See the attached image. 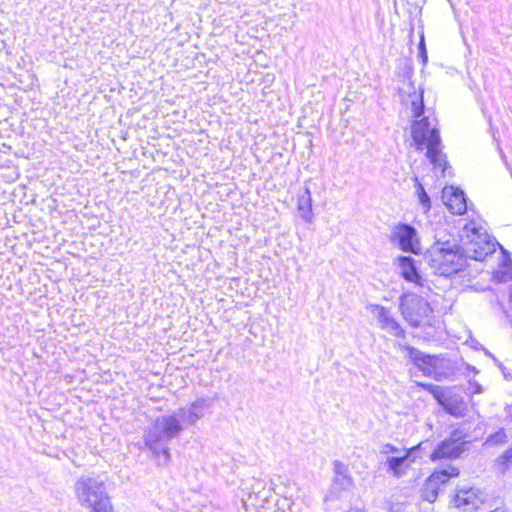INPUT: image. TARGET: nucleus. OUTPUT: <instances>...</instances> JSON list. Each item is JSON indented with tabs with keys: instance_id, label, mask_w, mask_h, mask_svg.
<instances>
[{
	"instance_id": "f257e3e1",
	"label": "nucleus",
	"mask_w": 512,
	"mask_h": 512,
	"mask_svg": "<svg viewBox=\"0 0 512 512\" xmlns=\"http://www.w3.org/2000/svg\"><path fill=\"white\" fill-rule=\"evenodd\" d=\"M424 91L422 89L409 92L403 98L404 107L414 118L411 135L413 145L419 151L426 150V157L433 165L436 174L444 176L448 168L446 155L442 152L441 138L437 128V120L424 114Z\"/></svg>"
},
{
	"instance_id": "f03ea898",
	"label": "nucleus",
	"mask_w": 512,
	"mask_h": 512,
	"mask_svg": "<svg viewBox=\"0 0 512 512\" xmlns=\"http://www.w3.org/2000/svg\"><path fill=\"white\" fill-rule=\"evenodd\" d=\"M183 424L173 413L157 416L143 432V442L158 466H167L171 460L169 442L183 431Z\"/></svg>"
},
{
	"instance_id": "7ed1b4c3",
	"label": "nucleus",
	"mask_w": 512,
	"mask_h": 512,
	"mask_svg": "<svg viewBox=\"0 0 512 512\" xmlns=\"http://www.w3.org/2000/svg\"><path fill=\"white\" fill-rule=\"evenodd\" d=\"M73 491L77 503L88 512H114L105 484L99 477L80 476L74 483Z\"/></svg>"
},
{
	"instance_id": "20e7f679",
	"label": "nucleus",
	"mask_w": 512,
	"mask_h": 512,
	"mask_svg": "<svg viewBox=\"0 0 512 512\" xmlns=\"http://www.w3.org/2000/svg\"><path fill=\"white\" fill-rule=\"evenodd\" d=\"M462 253L468 259L484 261L499 245L486 231L480 220H471L462 229Z\"/></svg>"
},
{
	"instance_id": "39448f33",
	"label": "nucleus",
	"mask_w": 512,
	"mask_h": 512,
	"mask_svg": "<svg viewBox=\"0 0 512 512\" xmlns=\"http://www.w3.org/2000/svg\"><path fill=\"white\" fill-rule=\"evenodd\" d=\"M427 259L434 272L442 276L455 274L466 265L462 250L450 241L437 240L428 249Z\"/></svg>"
},
{
	"instance_id": "423d86ee",
	"label": "nucleus",
	"mask_w": 512,
	"mask_h": 512,
	"mask_svg": "<svg viewBox=\"0 0 512 512\" xmlns=\"http://www.w3.org/2000/svg\"><path fill=\"white\" fill-rule=\"evenodd\" d=\"M400 310L403 317L415 327L427 323L432 314V309L428 301L413 293H407L401 296Z\"/></svg>"
},
{
	"instance_id": "0eeeda50",
	"label": "nucleus",
	"mask_w": 512,
	"mask_h": 512,
	"mask_svg": "<svg viewBox=\"0 0 512 512\" xmlns=\"http://www.w3.org/2000/svg\"><path fill=\"white\" fill-rule=\"evenodd\" d=\"M421 451L422 443H419L411 448L404 449V453L401 455L388 456L384 462L387 472L397 478L406 475L412 464L422 457Z\"/></svg>"
},
{
	"instance_id": "6e6552de",
	"label": "nucleus",
	"mask_w": 512,
	"mask_h": 512,
	"mask_svg": "<svg viewBox=\"0 0 512 512\" xmlns=\"http://www.w3.org/2000/svg\"><path fill=\"white\" fill-rule=\"evenodd\" d=\"M390 241L403 252L418 254L420 251L417 230L409 224H396L391 231Z\"/></svg>"
},
{
	"instance_id": "1a4fd4ad",
	"label": "nucleus",
	"mask_w": 512,
	"mask_h": 512,
	"mask_svg": "<svg viewBox=\"0 0 512 512\" xmlns=\"http://www.w3.org/2000/svg\"><path fill=\"white\" fill-rule=\"evenodd\" d=\"M458 475L459 469L453 465L435 470L425 481L422 491L423 499L429 503L435 502L440 485L446 483L451 477H456Z\"/></svg>"
},
{
	"instance_id": "9d476101",
	"label": "nucleus",
	"mask_w": 512,
	"mask_h": 512,
	"mask_svg": "<svg viewBox=\"0 0 512 512\" xmlns=\"http://www.w3.org/2000/svg\"><path fill=\"white\" fill-rule=\"evenodd\" d=\"M213 399L210 397H199L192 403L178 409L175 414L181 420L183 426L194 425L202 419L211 409Z\"/></svg>"
},
{
	"instance_id": "9b49d317",
	"label": "nucleus",
	"mask_w": 512,
	"mask_h": 512,
	"mask_svg": "<svg viewBox=\"0 0 512 512\" xmlns=\"http://www.w3.org/2000/svg\"><path fill=\"white\" fill-rule=\"evenodd\" d=\"M485 501V495L477 488H461L452 500L453 506L463 512L477 510Z\"/></svg>"
},
{
	"instance_id": "f8f14e48",
	"label": "nucleus",
	"mask_w": 512,
	"mask_h": 512,
	"mask_svg": "<svg viewBox=\"0 0 512 512\" xmlns=\"http://www.w3.org/2000/svg\"><path fill=\"white\" fill-rule=\"evenodd\" d=\"M464 444L462 438L454 433L438 444L430 458L432 461L457 458L463 452Z\"/></svg>"
},
{
	"instance_id": "ddd939ff",
	"label": "nucleus",
	"mask_w": 512,
	"mask_h": 512,
	"mask_svg": "<svg viewBox=\"0 0 512 512\" xmlns=\"http://www.w3.org/2000/svg\"><path fill=\"white\" fill-rule=\"evenodd\" d=\"M429 391L437 400V402L443 407V409L451 415H458L463 410V401L461 397L452 394L448 389H444L440 386H429Z\"/></svg>"
},
{
	"instance_id": "4468645a",
	"label": "nucleus",
	"mask_w": 512,
	"mask_h": 512,
	"mask_svg": "<svg viewBox=\"0 0 512 512\" xmlns=\"http://www.w3.org/2000/svg\"><path fill=\"white\" fill-rule=\"evenodd\" d=\"M442 198L447 209L455 215H462L467 211V202L464 192L454 186H445Z\"/></svg>"
},
{
	"instance_id": "2eb2a0df",
	"label": "nucleus",
	"mask_w": 512,
	"mask_h": 512,
	"mask_svg": "<svg viewBox=\"0 0 512 512\" xmlns=\"http://www.w3.org/2000/svg\"><path fill=\"white\" fill-rule=\"evenodd\" d=\"M334 479L329 494L325 500L330 498H337L340 491L348 490L352 487L353 481L348 474L347 466L336 460L333 462Z\"/></svg>"
},
{
	"instance_id": "dca6fc26",
	"label": "nucleus",
	"mask_w": 512,
	"mask_h": 512,
	"mask_svg": "<svg viewBox=\"0 0 512 512\" xmlns=\"http://www.w3.org/2000/svg\"><path fill=\"white\" fill-rule=\"evenodd\" d=\"M371 312L377 317L381 329L395 337L403 338L405 336L404 329L385 307L376 304L371 305Z\"/></svg>"
},
{
	"instance_id": "f3484780",
	"label": "nucleus",
	"mask_w": 512,
	"mask_h": 512,
	"mask_svg": "<svg viewBox=\"0 0 512 512\" xmlns=\"http://www.w3.org/2000/svg\"><path fill=\"white\" fill-rule=\"evenodd\" d=\"M405 349L408 352V357L413 363L427 376L436 374L437 358L430 355H425L419 350L407 346Z\"/></svg>"
},
{
	"instance_id": "a211bd4d",
	"label": "nucleus",
	"mask_w": 512,
	"mask_h": 512,
	"mask_svg": "<svg viewBox=\"0 0 512 512\" xmlns=\"http://www.w3.org/2000/svg\"><path fill=\"white\" fill-rule=\"evenodd\" d=\"M397 264L399 266L401 276L406 281L414 283L417 286L424 285V279L419 274L413 258L408 256H399L397 258Z\"/></svg>"
},
{
	"instance_id": "6ab92c4d",
	"label": "nucleus",
	"mask_w": 512,
	"mask_h": 512,
	"mask_svg": "<svg viewBox=\"0 0 512 512\" xmlns=\"http://www.w3.org/2000/svg\"><path fill=\"white\" fill-rule=\"evenodd\" d=\"M297 209L300 217L305 222H313L314 213L312 210V197L309 187H305L304 192L298 196Z\"/></svg>"
},
{
	"instance_id": "aec40b11",
	"label": "nucleus",
	"mask_w": 512,
	"mask_h": 512,
	"mask_svg": "<svg viewBox=\"0 0 512 512\" xmlns=\"http://www.w3.org/2000/svg\"><path fill=\"white\" fill-rule=\"evenodd\" d=\"M414 183H415L414 194L417 198L419 205L421 206V208L423 210V213L427 214L431 210V199H430L429 195L427 194L424 186L419 181L418 177H414Z\"/></svg>"
},
{
	"instance_id": "412c9836",
	"label": "nucleus",
	"mask_w": 512,
	"mask_h": 512,
	"mask_svg": "<svg viewBox=\"0 0 512 512\" xmlns=\"http://www.w3.org/2000/svg\"><path fill=\"white\" fill-rule=\"evenodd\" d=\"M494 279L498 282H508L512 279V261L504 255L502 262L494 271Z\"/></svg>"
},
{
	"instance_id": "4be33fe9",
	"label": "nucleus",
	"mask_w": 512,
	"mask_h": 512,
	"mask_svg": "<svg viewBox=\"0 0 512 512\" xmlns=\"http://www.w3.org/2000/svg\"><path fill=\"white\" fill-rule=\"evenodd\" d=\"M496 463L502 472L507 470L510 465H512V448L506 450L502 455H500L497 458Z\"/></svg>"
},
{
	"instance_id": "5701e85b",
	"label": "nucleus",
	"mask_w": 512,
	"mask_h": 512,
	"mask_svg": "<svg viewBox=\"0 0 512 512\" xmlns=\"http://www.w3.org/2000/svg\"><path fill=\"white\" fill-rule=\"evenodd\" d=\"M507 440V435L506 433L504 432L503 429L497 431L496 433L490 435L485 444L487 445H497V444H503L505 443Z\"/></svg>"
},
{
	"instance_id": "b1692460",
	"label": "nucleus",
	"mask_w": 512,
	"mask_h": 512,
	"mask_svg": "<svg viewBox=\"0 0 512 512\" xmlns=\"http://www.w3.org/2000/svg\"><path fill=\"white\" fill-rule=\"evenodd\" d=\"M418 49H419V57L421 58L422 63L425 64L427 62L428 56H427V50L425 47L423 31L420 34V41H419Z\"/></svg>"
},
{
	"instance_id": "393cba45",
	"label": "nucleus",
	"mask_w": 512,
	"mask_h": 512,
	"mask_svg": "<svg viewBox=\"0 0 512 512\" xmlns=\"http://www.w3.org/2000/svg\"><path fill=\"white\" fill-rule=\"evenodd\" d=\"M381 453L386 454V455H388V454L401 455L404 453V449H400L391 444H387L383 447Z\"/></svg>"
},
{
	"instance_id": "a878e982",
	"label": "nucleus",
	"mask_w": 512,
	"mask_h": 512,
	"mask_svg": "<svg viewBox=\"0 0 512 512\" xmlns=\"http://www.w3.org/2000/svg\"><path fill=\"white\" fill-rule=\"evenodd\" d=\"M349 512H363L361 509H351Z\"/></svg>"
},
{
	"instance_id": "bb28decb",
	"label": "nucleus",
	"mask_w": 512,
	"mask_h": 512,
	"mask_svg": "<svg viewBox=\"0 0 512 512\" xmlns=\"http://www.w3.org/2000/svg\"><path fill=\"white\" fill-rule=\"evenodd\" d=\"M500 250H502V254H503V256H504V255L508 256V255H507V253H506V251L503 249V247H500Z\"/></svg>"
},
{
	"instance_id": "cd10ccee",
	"label": "nucleus",
	"mask_w": 512,
	"mask_h": 512,
	"mask_svg": "<svg viewBox=\"0 0 512 512\" xmlns=\"http://www.w3.org/2000/svg\"><path fill=\"white\" fill-rule=\"evenodd\" d=\"M476 392H481V387L479 385L476 386Z\"/></svg>"
},
{
	"instance_id": "c85d7f7f",
	"label": "nucleus",
	"mask_w": 512,
	"mask_h": 512,
	"mask_svg": "<svg viewBox=\"0 0 512 512\" xmlns=\"http://www.w3.org/2000/svg\"><path fill=\"white\" fill-rule=\"evenodd\" d=\"M251 499V496H249L248 500L247 501H244V505L247 504V502Z\"/></svg>"
},
{
	"instance_id": "c756f323",
	"label": "nucleus",
	"mask_w": 512,
	"mask_h": 512,
	"mask_svg": "<svg viewBox=\"0 0 512 512\" xmlns=\"http://www.w3.org/2000/svg\"><path fill=\"white\" fill-rule=\"evenodd\" d=\"M290 511H291V512H298V511H294L292 507L290 508Z\"/></svg>"
}]
</instances>
